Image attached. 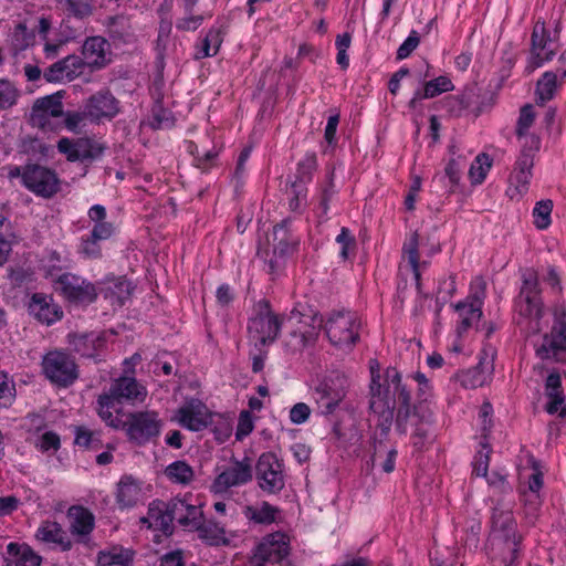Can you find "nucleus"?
<instances>
[{
    "label": "nucleus",
    "mask_w": 566,
    "mask_h": 566,
    "mask_svg": "<svg viewBox=\"0 0 566 566\" xmlns=\"http://www.w3.org/2000/svg\"><path fill=\"white\" fill-rule=\"evenodd\" d=\"M521 289L515 300V310L520 316L517 324L528 335L542 331L544 305L541 296L539 281L545 283L554 294L562 293V273L558 268L547 265L538 274L533 269H526L521 274Z\"/></svg>",
    "instance_id": "f257e3e1"
},
{
    "label": "nucleus",
    "mask_w": 566,
    "mask_h": 566,
    "mask_svg": "<svg viewBox=\"0 0 566 566\" xmlns=\"http://www.w3.org/2000/svg\"><path fill=\"white\" fill-rule=\"evenodd\" d=\"M379 374L375 375L371 369L370 382V405L369 408L377 413L386 423L381 431L387 434L390 422L394 417V409L398 403L397 428L400 432H405L403 421L410 417L413 411L410 407L411 395L407 385L401 382V375L396 368H387L385 373V384L379 382Z\"/></svg>",
    "instance_id": "f03ea898"
},
{
    "label": "nucleus",
    "mask_w": 566,
    "mask_h": 566,
    "mask_svg": "<svg viewBox=\"0 0 566 566\" xmlns=\"http://www.w3.org/2000/svg\"><path fill=\"white\" fill-rule=\"evenodd\" d=\"M147 390L138 384L136 378L123 376L115 379L107 392L98 396L97 413L99 418L111 428L118 429L120 426V405L123 401L143 402Z\"/></svg>",
    "instance_id": "7ed1b4c3"
},
{
    "label": "nucleus",
    "mask_w": 566,
    "mask_h": 566,
    "mask_svg": "<svg viewBox=\"0 0 566 566\" xmlns=\"http://www.w3.org/2000/svg\"><path fill=\"white\" fill-rule=\"evenodd\" d=\"M492 541L501 551L500 555L492 557L494 566H515L521 536L517 534L516 521L511 511L497 507L493 510Z\"/></svg>",
    "instance_id": "20e7f679"
},
{
    "label": "nucleus",
    "mask_w": 566,
    "mask_h": 566,
    "mask_svg": "<svg viewBox=\"0 0 566 566\" xmlns=\"http://www.w3.org/2000/svg\"><path fill=\"white\" fill-rule=\"evenodd\" d=\"M559 49L558 35L546 27L543 19H538L532 30L531 46L526 59L525 73L532 74L535 70L553 61Z\"/></svg>",
    "instance_id": "39448f33"
},
{
    "label": "nucleus",
    "mask_w": 566,
    "mask_h": 566,
    "mask_svg": "<svg viewBox=\"0 0 566 566\" xmlns=\"http://www.w3.org/2000/svg\"><path fill=\"white\" fill-rule=\"evenodd\" d=\"M118 429L125 431L130 442L145 446L160 434L163 420L155 410L133 411L126 415L125 420L120 418Z\"/></svg>",
    "instance_id": "423d86ee"
},
{
    "label": "nucleus",
    "mask_w": 566,
    "mask_h": 566,
    "mask_svg": "<svg viewBox=\"0 0 566 566\" xmlns=\"http://www.w3.org/2000/svg\"><path fill=\"white\" fill-rule=\"evenodd\" d=\"M360 327V319L349 311L332 313L324 324L331 344L343 349L352 348L357 343Z\"/></svg>",
    "instance_id": "0eeeda50"
},
{
    "label": "nucleus",
    "mask_w": 566,
    "mask_h": 566,
    "mask_svg": "<svg viewBox=\"0 0 566 566\" xmlns=\"http://www.w3.org/2000/svg\"><path fill=\"white\" fill-rule=\"evenodd\" d=\"M554 321L549 333L536 345V356L543 360H560L566 354V307L557 304L553 312Z\"/></svg>",
    "instance_id": "6e6552de"
},
{
    "label": "nucleus",
    "mask_w": 566,
    "mask_h": 566,
    "mask_svg": "<svg viewBox=\"0 0 566 566\" xmlns=\"http://www.w3.org/2000/svg\"><path fill=\"white\" fill-rule=\"evenodd\" d=\"M54 289L70 303L75 305H88L95 302L97 289L88 280L66 272L54 281Z\"/></svg>",
    "instance_id": "1a4fd4ad"
},
{
    "label": "nucleus",
    "mask_w": 566,
    "mask_h": 566,
    "mask_svg": "<svg viewBox=\"0 0 566 566\" xmlns=\"http://www.w3.org/2000/svg\"><path fill=\"white\" fill-rule=\"evenodd\" d=\"M253 476V465L250 458L232 459L214 478L210 485L213 494L227 493L232 488L249 483Z\"/></svg>",
    "instance_id": "9d476101"
},
{
    "label": "nucleus",
    "mask_w": 566,
    "mask_h": 566,
    "mask_svg": "<svg viewBox=\"0 0 566 566\" xmlns=\"http://www.w3.org/2000/svg\"><path fill=\"white\" fill-rule=\"evenodd\" d=\"M211 420L212 411L202 400L193 397L186 398L171 417L172 422L192 432L207 429Z\"/></svg>",
    "instance_id": "9b49d317"
},
{
    "label": "nucleus",
    "mask_w": 566,
    "mask_h": 566,
    "mask_svg": "<svg viewBox=\"0 0 566 566\" xmlns=\"http://www.w3.org/2000/svg\"><path fill=\"white\" fill-rule=\"evenodd\" d=\"M57 150L69 161H94L99 159L106 150V145L93 137L84 136L78 138L63 137L57 142Z\"/></svg>",
    "instance_id": "f8f14e48"
},
{
    "label": "nucleus",
    "mask_w": 566,
    "mask_h": 566,
    "mask_svg": "<svg viewBox=\"0 0 566 566\" xmlns=\"http://www.w3.org/2000/svg\"><path fill=\"white\" fill-rule=\"evenodd\" d=\"M42 369L51 382L61 387L72 385L77 378L76 364L71 356L60 350H53L44 355Z\"/></svg>",
    "instance_id": "ddd939ff"
},
{
    "label": "nucleus",
    "mask_w": 566,
    "mask_h": 566,
    "mask_svg": "<svg viewBox=\"0 0 566 566\" xmlns=\"http://www.w3.org/2000/svg\"><path fill=\"white\" fill-rule=\"evenodd\" d=\"M23 186L38 197L51 198L60 190V179L54 170L31 164L24 166Z\"/></svg>",
    "instance_id": "4468645a"
},
{
    "label": "nucleus",
    "mask_w": 566,
    "mask_h": 566,
    "mask_svg": "<svg viewBox=\"0 0 566 566\" xmlns=\"http://www.w3.org/2000/svg\"><path fill=\"white\" fill-rule=\"evenodd\" d=\"M258 484L264 492L274 494L284 488L283 463L272 452L262 453L255 465Z\"/></svg>",
    "instance_id": "2eb2a0df"
},
{
    "label": "nucleus",
    "mask_w": 566,
    "mask_h": 566,
    "mask_svg": "<svg viewBox=\"0 0 566 566\" xmlns=\"http://www.w3.org/2000/svg\"><path fill=\"white\" fill-rule=\"evenodd\" d=\"M281 326L282 321L277 315L271 311L261 313L249 321V338L254 343V347L260 350V347L274 343L280 335Z\"/></svg>",
    "instance_id": "dca6fc26"
},
{
    "label": "nucleus",
    "mask_w": 566,
    "mask_h": 566,
    "mask_svg": "<svg viewBox=\"0 0 566 566\" xmlns=\"http://www.w3.org/2000/svg\"><path fill=\"white\" fill-rule=\"evenodd\" d=\"M345 396L346 391L339 379L325 378L312 389V398L323 416L334 413Z\"/></svg>",
    "instance_id": "f3484780"
},
{
    "label": "nucleus",
    "mask_w": 566,
    "mask_h": 566,
    "mask_svg": "<svg viewBox=\"0 0 566 566\" xmlns=\"http://www.w3.org/2000/svg\"><path fill=\"white\" fill-rule=\"evenodd\" d=\"M62 99V92H56L35 99L31 109L32 125L43 130L54 129L52 119L62 117L63 115Z\"/></svg>",
    "instance_id": "a211bd4d"
},
{
    "label": "nucleus",
    "mask_w": 566,
    "mask_h": 566,
    "mask_svg": "<svg viewBox=\"0 0 566 566\" xmlns=\"http://www.w3.org/2000/svg\"><path fill=\"white\" fill-rule=\"evenodd\" d=\"M171 510L175 521L188 531L199 528L203 522L201 503L190 493L171 499Z\"/></svg>",
    "instance_id": "6ab92c4d"
},
{
    "label": "nucleus",
    "mask_w": 566,
    "mask_h": 566,
    "mask_svg": "<svg viewBox=\"0 0 566 566\" xmlns=\"http://www.w3.org/2000/svg\"><path fill=\"white\" fill-rule=\"evenodd\" d=\"M88 122L99 124L113 119L119 112V102L107 90L92 94L83 104Z\"/></svg>",
    "instance_id": "aec40b11"
},
{
    "label": "nucleus",
    "mask_w": 566,
    "mask_h": 566,
    "mask_svg": "<svg viewBox=\"0 0 566 566\" xmlns=\"http://www.w3.org/2000/svg\"><path fill=\"white\" fill-rule=\"evenodd\" d=\"M255 549L269 563H280L290 554L291 539L284 532H273L262 537Z\"/></svg>",
    "instance_id": "412c9836"
},
{
    "label": "nucleus",
    "mask_w": 566,
    "mask_h": 566,
    "mask_svg": "<svg viewBox=\"0 0 566 566\" xmlns=\"http://www.w3.org/2000/svg\"><path fill=\"white\" fill-rule=\"evenodd\" d=\"M29 313L41 324L52 325L63 316V311L52 296L43 293H34L28 304Z\"/></svg>",
    "instance_id": "4be33fe9"
},
{
    "label": "nucleus",
    "mask_w": 566,
    "mask_h": 566,
    "mask_svg": "<svg viewBox=\"0 0 566 566\" xmlns=\"http://www.w3.org/2000/svg\"><path fill=\"white\" fill-rule=\"evenodd\" d=\"M69 530L80 542L86 541L95 527V516L82 505H72L66 512Z\"/></svg>",
    "instance_id": "5701e85b"
},
{
    "label": "nucleus",
    "mask_w": 566,
    "mask_h": 566,
    "mask_svg": "<svg viewBox=\"0 0 566 566\" xmlns=\"http://www.w3.org/2000/svg\"><path fill=\"white\" fill-rule=\"evenodd\" d=\"M432 422L433 413L429 407L422 405L416 406L410 417L403 421V427L406 428L403 433H407L408 424H410L413 428L411 433L413 446L421 447L429 434Z\"/></svg>",
    "instance_id": "b1692460"
},
{
    "label": "nucleus",
    "mask_w": 566,
    "mask_h": 566,
    "mask_svg": "<svg viewBox=\"0 0 566 566\" xmlns=\"http://www.w3.org/2000/svg\"><path fill=\"white\" fill-rule=\"evenodd\" d=\"M243 516L254 525H271L283 521L282 510L268 501H260L242 507Z\"/></svg>",
    "instance_id": "393cba45"
},
{
    "label": "nucleus",
    "mask_w": 566,
    "mask_h": 566,
    "mask_svg": "<svg viewBox=\"0 0 566 566\" xmlns=\"http://www.w3.org/2000/svg\"><path fill=\"white\" fill-rule=\"evenodd\" d=\"M71 347L86 358H98L106 346L103 333L74 334L69 336Z\"/></svg>",
    "instance_id": "a878e982"
},
{
    "label": "nucleus",
    "mask_w": 566,
    "mask_h": 566,
    "mask_svg": "<svg viewBox=\"0 0 566 566\" xmlns=\"http://www.w3.org/2000/svg\"><path fill=\"white\" fill-rule=\"evenodd\" d=\"M535 118L536 112L532 104H525L522 106L516 122L515 134L523 147L537 150L539 148L541 140L531 132Z\"/></svg>",
    "instance_id": "bb28decb"
},
{
    "label": "nucleus",
    "mask_w": 566,
    "mask_h": 566,
    "mask_svg": "<svg viewBox=\"0 0 566 566\" xmlns=\"http://www.w3.org/2000/svg\"><path fill=\"white\" fill-rule=\"evenodd\" d=\"M4 566H41L42 556L29 544L10 542L3 555Z\"/></svg>",
    "instance_id": "cd10ccee"
},
{
    "label": "nucleus",
    "mask_w": 566,
    "mask_h": 566,
    "mask_svg": "<svg viewBox=\"0 0 566 566\" xmlns=\"http://www.w3.org/2000/svg\"><path fill=\"white\" fill-rule=\"evenodd\" d=\"M82 55L87 66L103 67L109 62L111 45L103 36H91L83 44Z\"/></svg>",
    "instance_id": "c85d7f7f"
},
{
    "label": "nucleus",
    "mask_w": 566,
    "mask_h": 566,
    "mask_svg": "<svg viewBox=\"0 0 566 566\" xmlns=\"http://www.w3.org/2000/svg\"><path fill=\"white\" fill-rule=\"evenodd\" d=\"M83 65L80 56L69 55L52 64L44 72V77L48 82H70L82 73Z\"/></svg>",
    "instance_id": "c756f323"
},
{
    "label": "nucleus",
    "mask_w": 566,
    "mask_h": 566,
    "mask_svg": "<svg viewBox=\"0 0 566 566\" xmlns=\"http://www.w3.org/2000/svg\"><path fill=\"white\" fill-rule=\"evenodd\" d=\"M545 395L547 402L545 410L549 415H558L560 418L566 417V401L562 389V380L558 373H551L545 382Z\"/></svg>",
    "instance_id": "7c9ffc66"
},
{
    "label": "nucleus",
    "mask_w": 566,
    "mask_h": 566,
    "mask_svg": "<svg viewBox=\"0 0 566 566\" xmlns=\"http://www.w3.org/2000/svg\"><path fill=\"white\" fill-rule=\"evenodd\" d=\"M172 516L171 500L166 503L164 501H154L148 507L146 517L142 518L143 523H148L149 528L161 531L168 534L171 531Z\"/></svg>",
    "instance_id": "2f4dec72"
},
{
    "label": "nucleus",
    "mask_w": 566,
    "mask_h": 566,
    "mask_svg": "<svg viewBox=\"0 0 566 566\" xmlns=\"http://www.w3.org/2000/svg\"><path fill=\"white\" fill-rule=\"evenodd\" d=\"M493 374L492 359L481 357L476 366L461 371L459 381L462 387L475 389L490 382Z\"/></svg>",
    "instance_id": "473e14b6"
},
{
    "label": "nucleus",
    "mask_w": 566,
    "mask_h": 566,
    "mask_svg": "<svg viewBox=\"0 0 566 566\" xmlns=\"http://www.w3.org/2000/svg\"><path fill=\"white\" fill-rule=\"evenodd\" d=\"M532 164L528 158H522L516 163V167L510 176L506 190L511 199L522 198L528 190L532 178Z\"/></svg>",
    "instance_id": "72a5a7b5"
},
{
    "label": "nucleus",
    "mask_w": 566,
    "mask_h": 566,
    "mask_svg": "<svg viewBox=\"0 0 566 566\" xmlns=\"http://www.w3.org/2000/svg\"><path fill=\"white\" fill-rule=\"evenodd\" d=\"M115 499L122 510L134 507L143 499L142 483L130 475H124L117 483Z\"/></svg>",
    "instance_id": "f704fd0d"
},
{
    "label": "nucleus",
    "mask_w": 566,
    "mask_h": 566,
    "mask_svg": "<svg viewBox=\"0 0 566 566\" xmlns=\"http://www.w3.org/2000/svg\"><path fill=\"white\" fill-rule=\"evenodd\" d=\"M35 538L45 544L59 546L62 551H70L72 543L62 526L54 521H44L35 532Z\"/></svg>",
    "instance_id": "c9c22d12"
},
{
    "label": "nucleus",
    "mask_w": 566,
    "mask_h": 566,
    "mask_svg": "<svg viewBox=\"0 0 566 566\" xmlns=\"http://www.w3.org/2000/svg\"><path fill=\"white\" fill-rule=\"evenodd\" d=\"M454 85L451 78L447 75H440L433 80L424 83L422 91H416L412 98L409 101V107L416 108L417 104L424 98H433L442 93L452 92Z\"/></svg>",
    "instance_id": "e433bc0d"
},
{
    "label": "nucleus",
    "mask_w": 566,
    "mask_h": 566,
    "mask_svg": "<svg viewBox=\"0 0 566 566\" xmlns=\"http://www.w3.org/2000/svg\"><path fill=\"white\" fill-rule=\"evenodd\" d=\"M223 35L220 28L211 27L202 39H199L195 44V60H202L218 54Z\"/></svg>",
    "instance_id": "4c0bfd02"
},
{
    "label": "nucleus",
    "mask_w": 566,
    "mask_h": 566,
    "mask_svg": "<svg viewBox=\"0 0 566 566\" xmlns=\"http://www.w3.org/2000/svg\"><path fill=\"white\" fill-rule=\"evenodd\" d=\"M87 216L94 226L90 232L92 238L105 241L108 240L115 231V228L112 222L106 221V209L102 205H93L88 211Z\"/></svg>",
    "instance_id": "58836bf2"
},
{
    "label": "nucleus",
    "mask_w": 566,
    "mask_h": 566,
    "mask_svg": "<svg viewBox=\"0 0 566 566\" xmlns=\"http://www.w3.org/2000/svg\"><path fill=\"white\" fill-rule=\"evenodd\" d=\"M134 553L123 546H112L97 554V566H130Z\"/></svg>",
    "instance_id": "ea45409f"
},
{
    "label": "nucleus",
    "mask_w": 566,
    "mask_h": 566,
    "mask_svg": "<svg viewBox=\"0 0 566 566\" xmlns=\"http://www.w3.org/2000/svg\"><path fill=\"white\" fill-rule=\"evenodd\" d=\"M559 86L560 84L558 83V74L556 72H544L536 83L535 95L537 104L544 105L552 101L555 97Z\"/></svg>",
    "instance_id": "a19ab883"
},
{
    "label": "nucleus",
    "mask_w": 566,
    "mask_h": 566,
    "mask_svg": "<svg viewBox=\"0 0 566 566\" xmlns=\"http://www.w3.org/2000/svg\"><path fill=\"white\" fill-rule=\"evenodd\" d=\"M130 284L125 280H112L102 290L104 298L112 307H122L130 296Z\"/></svg>",
    "instance_id": "79ce46f5"
},
{
    "label": "nucleus",
    "mask_w": 566,
    "mask_h": 566,
    "mask_svg": "<svg viewBox=\"0 0 566 566\" xmlns=\"http://www.w3.org/2000/svg\"><path fill=\"white\" fill-rule=\"evenodd\" d=\"M56 6L67 17L85 19L92 15L94 6L92 0H55Z\"/></svg>",
    "instance_id": "37998d69"
},
{
    "label": "nucleus",
    "mask_w": 566,
    "mask_h": 566,
    "mask_svg": "<svg viewBox=\"0 0 566 566\" xmlns=\"http://www.w3.org/2000/svg\"><path fill=\"white\" fill-rule=\"evenodd\" d=\"M476 308L474 304L461 301L454 304V310L459 313L461 321L457 327L459 335L465 333L469 328L478 324L482 317V307H480V314L476 315L473 311Z\"/></svg>",
    "instance_id": "c03bdc74"
},
{
    "label": "nucleus",
    "mask_w": 566,
    "mask_h": 566,
    "mask_svg": "<svg viewBox=\"0 0 566 566\" xmlns=\"http://www.w3.org/2000/svg\"><path fill=\"white\" fill-rule=\"evenodd\" d=\"M419 237L417 232L410 234L402 247L403 256L407 259L413 276L417 281L420 280L421 263L419 261Z\"/></svg>",
    "instance_id": "a18cd8bd"
},
{
    "label": "nucleus",
    "mask_w": 566,
    "mask_h": 566,
    "mask_svg": "<svg viewBox=\"0 0 566 566\" xmlns=\"http://www.w3.org/2000/svg\"><path fill=\"white\" fill-rule=\"evenodd\" d=\"M195 531H198L199 537L209 545H226L229 542L226 536L224 528L216 523H205L203 521L201 526L199 528H195Z\"/></svg>",
    "instance_id": "49530a36"
},
{
    "label": "nucleus",
    "mask_w": 566,
    "mask_h": 566,
    "mask_svg": "<svg viewBox=\"0 0 566 566\" xmlns=\"http://www.w3.org/2000/svg\"><path fill=\"white\" fill-rule=\"evenodd\" d=\"M492 167V158L488 154H479L469 169V178L473 185L482 184Z\"/></svg>",
    "instance_id": "de8ad7c7"
},
{
    "label": "nucleus",
    "mask_w": 566,
    "mask_h": 566,
    "mask_svg": "<svg viewBox=\"0 0 566 566\" xmlns=\"http://www.w3.org/2000/svg\"><path fill=\"white\" fill-rule=\"evenodd\" d=\"M166 476L174 483L189 484L193 480V470L185 461H175L165 470Z\"/></svg>",
    "instance_id": "09e8293b"
},
{
    "label": "nucleus",
    "mask_w": 566,
    "mask_h": 566,
    "mask_svg": "<svg viewBox=\"0 0 566 566\" xmlns=\"http://www.w3.org/2000/svg\"><path fill=\"white\" fill-rule=\"evenodd\" d=\"M486 297V282L482 276H475L470 283L469 294L464 302L474 304L476 308L473 313L480 314V307H483L484 300Z\"/></svg>",
    "instance_id": "8fccbe9b"
},
{
    "label": "nucleus",
    "mask_w": 566,
    "mask_h": 566,
    "mask_svg": "<svg viewBox=\"0 0 566 566\" xmlns=\"http://www.w3.org/2000/svg\"><path fill=\"white\" fill-rule=\"evenodd\" d=\"M336 193L337 190L335 188L333 177H331L318 195V206L316 209L318 222H325L328 219L329 202Z\"/></svg>",
    "instance_id": "3c124183"
},
{
    "label": "nucleus",
    "mask_w": 566,
    "mask_h": 566,
    "mask_svg": "<svg viewBox=\"0 0 566 566\" xmlns=\"http://www.w3.org/2000/svg\"><path fill=\"white\" fill-rule=\"evenodd\" d=\"M214 439L219 443L226 442L232 434V423L230 419L221 413L212 412V420L209 423Z\"/></svg>",
    "instance_id": "603ef678"
},
{
    "label": "nucleus",
    "mask_w": 566,
    "mask_h": 566,
    "mask_svg": "<svg viewBox=\"0 0 566 566\" xmlns=\"http://www.w3.org/2000/svg\"><path fill=\"white\" fill-rule=\"evenodd\" d=\"M29 441L43 453L56 452L61 447L60 436L54 431H43L34 438H29Z\"/></svg>",
    "instance_id": "864d4df0"
},
{
    "label": "nucleus",
    "mask_w": 566,
    "mask_h": 566,
    "mask_svg": "<svg viewBox=\"0 0 566 566\" xmlns=\"http://www.w3.org/2000/svg\"><path fill=\"white\" fill-rule=\"evenodd\" d=\"M63 125L66 130L73 134H80L87 125L88 115H86V111L82 107L81 111H67L63 112Z\"/></svg>",
    "instance_id": "5fc2aeb1"
},
{
    "label": "nucleus",
    "mask_w": 566,
    "mask_h": 566,
    "mask_svg": "<svg viewBox=\"0 0 566 566\" xmlns=\"http://www.w3.org/2000/svg\"><path fill=\"white\" fill-rule=\"evenodd\" d=\"M553 210L552 200H542L537 202L533 209L534 224L537 229L544 230L549 227Z\"/></svg>",
    "instance_id": "6e6d98bb"
},
{
    "label": "nucleus",
    "mask_w": 566,
    "mask_h": 566,
    "mask_svg": "<svg viewBox=\"0 0 566 566\" xmlns=\"http://www.w3.org/2000/svg\"><path fill=\"white\" fill-rule=\"evenodd\" d=\"M19 97L15 86L8 80L0 78V111L12 107Z\"/></svg>",
    "instance_id": "4d7b16f0"
},
{
    "label": "nucleus",
    "mask_w": 566,
    "mask_h": 566,
    "mask_svg": "<svg viewBox=\"0 0 566 566\" xmlns=\"http://www.w3.org/2000/svg\"><path fill=\"white\" fill-rule=\"evenodd\" d=\"M15 386L4 371L0 370V407H8L14 399Z\"/></svg>",
    "instance_id": "13d9d810"
},
{
    "label": "nucleus",
    "mask_w": 566,
    "mask_h": 566,
    "mask_svg": "<svg viewBox=\"0 0 566 566\" xmlns=\"http://www.w3.org/2000/svg\"><path fill=\"white\" fill-rule=\"evenodd\" d=\"M101 240L92 238L88 233L81 238L78 252L88 259H97L102 254Z\"/></svg>",
    "instance_id": "bf43d9fd"
},
{
    "label": "nucleus",
    "mask_w": 566,
    "mask_h": 566,
    "mask_svg": "<svg viewBox=\"0 0 566 566\" xmlns=\"http://www.w3.org/2000/svg\"><path fill=\"white\" fill-rule=\"evenodd\" d=\"M254 429L253 416L249 410H242L239 415L235 439L242 441L247 438Z\"/></svg>",
    "instance_id": "052dcab7"
},
{
    "label": "nucleus",
    "mask_w": 566,
    "mask_h": 566,
    "mask_svg": "<svg viewBox=\"0 0 566 566\" xmlns=\"http://www.w3.org/2000/svg\"><path fill=\"white\" fill-rule=\"evenodd\" d=\"M411 378L417 384V397L421 402H427L432 396V387L424 374L417 371L411 374Z\"/></svg>",
    "instance_id": "680f3d73"
},
{
    "label": "nucleus",
    "mask_w": 566,
    "mask_h": 566,
    "mask_svg": "<svg viewBox=\"0 0 566 566\" xmlns=\"http://www.w3.org/2000/svg\"><path fill=\"white\" fill-rule=\"evenodd\" d=\"M317 168V158L315 153H307L297 165V174L302 180H311L313 172Z\"/></svg>",
    "instance_id": "e2e57ef3"
},
{
    "label": "nucleus",
    "mask_w": 566,
    "mask_h": 566,
    "mask_svg": "<svg viewBox=\"0 0 566 566\" xmlns=\"http://www.w3.org/2000/svg\"><path fill=\"white\" fill-rule=\"evenodd\" d=\"M336 242L340 244L339 256L343 260L348 259L349 252L355 248V238L348 228L343 227L336 237Z\"/></svg>",
    "instance_id": "0e129e2a"
},
{
    "label": "nucleus",
    "mask_w": 566,
    "mask_h": 566,
    "mask_svg": "<svg viewBox=\"0 0 566 566\" xmlns=\"http://www.w3.org/2000/svg\"><path fill=\"white\" fill-rule=\"evenodd\" d=\"M420 39L416 31H411L407 39L400 44L397 50V60L401 61L407 59L419 45Z\"/></svg>",
    "instance_id": "69168bd1"
},
{
    "label": "nucleus",
    "mask_w": 566,
    "mask_h": 566,
    "mask_svg": "<svg viewBox=\"0 0 566 566\" xmlns=\"http://www.w3.org/2000/svg\"><path fill=\"white\" fill-rule=\"evenodd\" d=\"M218 155L219 151L213 147L212 149L196 155L195 165L202 171H208L216 165Z\"/></svg>",
    "instance_id": "338daca9"
},
{
    "label": "nucleus",
    "mask_w": 566,
    "mask_h": 566,
    "mask_svg": "<svg viewBox=\"0 0 566 566\" xmlns=\"http://www.w3.org/2000/svg\"><path fill=\"white\" fill-rule=\"evenodd\" d=\"M310 416L311 408L305 402H297L290 410V421L294 424L305 423Z\"/></svg>",
    "instance_id": "774afa93"
}]
</instances>
